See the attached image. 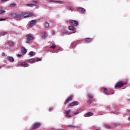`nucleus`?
<instances>
[{"mask_svg": "<svg viewBox=\"0 0 130 130\" xmlns=\"http://www.w3.org/2000/svg\"><path fill=\"white\" fill-rule=\"evenodd\" d=\"M26 43H32V41L34 40V37L32 36L31 34H28L26 36Z\"/></svg>", "mask_w": 130, "mask_h": 130, "instance_id": "1", "label": "nucleus"}, {"mask_svg": "<svg viewBox=\"0 0 130 130\" xmlns=\"http://www.w3.org/2000/svg\"><path fill=\"white\" fill-rule=\"evenodd\" d=\"M21 14H22V17L23 18H24V19H25V18H29L30 17H33V16H34V15L33 14V13H32V12H21Z\"/></svg>", "mask_w": 130, "mask_h": 130, "instance_id": "2", "label": "nucleus"}, {"mask_svg": "<svg viewBox=\"0 0 130 130\" xmlns=\"http://www.w3.org/2000/svg\"><path fill=\"white\" fill-rule=\"evenodd\" d=\"M125 83L122 82V81H120L118 82L115 86V89H120V88L123 86H124V84Z\"/></svg>", "mask_w": 130, "mask_h": 130, "instance_id": "3", "label": "nucleus"}, {"mask_svg": "<svg viewBox=\"0 0 130 130\" xmlns=\"http://www.w3.org/2000/svg\"><path fill=\"white\" fill-rule=\"evenodd\" d=\"M40 125H41V124L39 122L35 123L31 127V129H36V128L40 127Z\"/></svg>", "mask_w": 130, "mask_h": 130, "instance_id": "4", "label": "nucleus"}, {"mask_svg": "<svg viewBox=\"0 0 130 130\" xmlns=\"http://www.w3.org/2000/svg\"><path fill=\"white\" fill-rule=\"evenodd\" d=\"M23 15V13L22 12L19 13H11V15L12 17H16V18H21L22 17V15Z\"/></svg>", "mask_w": 130, "mask_h": 130, "instance_id": "5", "label": "nucleus"}, {"mask_svg": "<svg viewBox=\"0 0 130 130\" xmlns=\"http://www.w3.org/2000/svg\"><path fill=\"white\" fill-rule=\"evenodd\" d=\"M37 23V20H32L30 21V23L28 24L29 28H32L35 24Z\"/></svg>", "mask_w": 130, "mask_h": 130, "instance_id": "6", "label": "nucleus"}, {"mask_svg": "<svg viewBox=\"0 0 130 130\" xmlns=\"http://www.w3.org/2000/svg\"><path fill=\"white\" fill-rule=\"evenodd\" d=\"M73 95H71L69 97V98L64 102V104H68L70 101H72L73 100Z\"/></svg>", "mask_w": 130, "mask_h": 130, "instance_id": "7", "label": "nucleus"}, {"mask_svg": "<svg viewBox=\"0 0 130 130\" xmlns=\"http://www.w3.org/2000/svg\"><path fill=\"white\" fill-rule=\"evenodd\" d=\"M78 12H80V13H82V14H84L86 12V10L84 8H83L82 7L78 8Z\"/></svg>", "mask_w": 130, "mask_h": 130, "instance_id": "8", "label": "nucleus"}, {"mask_svg": "<svg viewBox=\"0 0 130 130\" xmlns=\"http://www.w3.org/2000/svg\"><path fill=\"white\" fill-rule=\"evenodd\" d=\"M7 60H9V61H10V62H14V61H15L14 57L10 56H8L7 57Z\"/></svg>", "mask_w": 130, "mask_h": 130, "instance_id": "9", "label": "nucleus"}, {"mask_svg": "<svg viewBox=\"0 0 130 130\" xmlns=\"http://www.w3.org/2000/svg\"><path fill=\"white\" fill-rule=\"evenodd\" d=\"M19 66H22V67H24V68H27V67H29L28 63L25 62H20L19 63Z\"/></svg>", "mask_w": 130, "mask_h": 130, "instance_id": "10", "label": "nucleus"}, {"mask_svg": "<svg viewBox=\"0 0 130 130\" xmlns=\"http://www.w3.org/2000/svg\"><path fill=\"white\" fill-rule=\"evenodd\" d=\"M76 105H79V102H73L69 104V106H76Z\"/></svg>", "mask_w": 130, "mask_h": 130, "instance_id": "11", "label": "nucleus"}, {"mask_svg": "<svg viewBox=\"0 0 130 130\" xmlns=\"http://www.w3.org/2000/svg\"><path fill=\"white\" fill-rule=\"evenodd\" d=\"M70 23H71V24H72V25H74V26H77L78 25V24H79L78 21H77L76 20H71L70 21Z\"/></svg>", "mask_w": 130, "mask_h": 130, "instance_id": "12", "label": "nucleus"}, {"mask_svg": "<svg viewBox=\"0 0 130 130\" xmlns=\"http://www.w3.org/2000/svg\"><path fill=\"white\" fill-rule=\"evenodd\" d=\"M21 52L23 54H26L27 53V50L24 47L21 48Z\"/></svg>", "mask_w": 130, "mask_h": 130, "instance_id": "13", "label": "nucleus"}, {"mask_svg": "<svg viewBox=\"0 0 130 130\" xmlns=\"http://www.w3.org/2000/svg\"><path fill=\"white\" fill-rule=\"evenodd\" d=\"M84 40L85 42L89 43L92 42V38H85Z\"/></svg>", "mask_w": 130, "mask_h": 130, "instance_id": "14", "label": "nucleus"}, {"mask_svg": "<svg viewBox=\"0 0 130 130\" xmlns=\"http://www.w3.org/2000/svg\"><path fill=\"white\" fill-rule=\"evenodd\" d=\"M109 91H108V90L107 89V88H105L104 89V94H105V95H108V94H109Z\"/></svg>", "mask_w": 130, "mask_h": 130, "instance_id": "15", "label": "nucleus"}, {"mask_svg": "<svg viewBox=\"0 0 130 130\" xmlns=\"http://www.w3.org/2000/svg\"><path fill=\"white\" fill-rule=\"evenodd\" d=\"M55 3H57V4H59L60 5H66V3H64V2H63V1H55Z\"/></svg>", "mask_w": 130, "mask_h": 130, "instance_id": "16", "label": "nucleus"}, {"mask_svg": "<svg viewBox=\"0 0 130 130\" xmlns=\"http://www.w3.org/2000/svg\"><path fill=\"white\" fill-rule=\"evenodd\" d=\"M69 30L71 31H76V28L73 26H69Z\"/></svg>", "mask_w": 130, "mask_h": 130, "instance_id": "17", "label": "nucleus"}, {"mask_svg": "<svg viewBox=\"0 0 130 130\" xmlns=\"http://www.w3.org/2000/svg\"><path fill=\"white\" fill-rule=\"evenodd\" d=\"M47 36V34L46 32H43L42 34V38H46Z\"/></svg>", "mask_w": 130, "mask_h": 130, "instance_id": "18", "label": "nucleus"}, {"mask_svg": "<svg viewBox=\"0 0 130 130\" xmlns=\"http://www.w3.org/2000/svg\"><path fill=\"white\" fill-rule=\"evenodd\" d=\"M50 48H51V49H55V48H56V45H55V44H53L50 47Z\"/></svg>", "mask_w": 130, "mask_h": 130, "instance_id": "19", "label": "nucleus"}, {"mask_svg": "<svg viewBox=\"0 0 130 130\" xmlns=\"http://www.w3.org/2000/svg\"><path fill=\"white\" fill-rule=\"evenodd\" d=\"M44 26L45 28H48L49 27V23L48 22H45L44 24Z\"/></svg>", "mask_w": 130, "mask_h": 130, "instance_id": "20", "label": "nucleus"}, {"mask_svg": "<svg viewBox=\"0 0 130 130\" xmlns=\"http://www.w3.org/2000/svg\"><path fill=\"white\" fill-rule=\"evenodd\" d=\"M27 61H28V62H34L35 61V59L31 58V59L27 60Z\"/></svg>", "mask_w": 130, "mask_h": 130, "instance_id": "21", "label": "nucleus"}, {"mask_svg": "<svg viewBox=\"0 0 130 130\" xmlns=\"http://www.w3.org/2000/svg\"><path fill=\"white\" fill-rule=\"evenodd\" d=\"M16 6H17V4L15 3L11 4L10 5V7L11 8H15V7H16Z\"/></svg>", "mask_w": 130, "mask_h": 130, "instance_id": "22", "label": "nucleus"}, {"mask_svg": "<svg viewBox=\"0 0 130 130\" xmlns=\"http://www.w3.org/2000/svg\"><path fill=\"white\" fill-rule=\"evenodd\" d=\"M86 115H87L88 116H92V115H93V113L88 112L86 114Z\"/></svg>", "mask_w": 130, "mask_h": 130, "instance_id": "23", "label": "nucleus"}, {"mask_svg": "<svg viewBox=\"0 0 130 130\" xmlns=\"http://www.w3.org/2000/svg\"><path fill=\"white\" fill-rule=\"evenodd\" d=\"M38 4V2L37 1H33L32 4L33 6H36Z\"/></svg>", "mask_w": 130, "mask_h": 130, "instance_id": "24", "label": "nucleus"}, {"mask_svg": "<svg viewBox=\"0 0 130 130\" xmlns=\"http://www.w3.org/2000/svg\"><path fill=\"white\" fill-rule=\"evenodd\" d=\"M88 97L89 99H92V98H93V94L91 93L88 94Z\"/></svg>", "mask_w": 130, "mask_h": 130, "instance_id": "25", "label": "nucleus"}, {"mask_svg": "<svg viewBox=\"0 0 130 130\" xmlns=\"http://www.w3.org/2000/svg\"><path fill=\"white\" fill-rule=\"evenodd\" d=\"M7 34H8V32L6 31H2L1 32V35H7Z\"/></svg>", "mask_w": 130, "mask_h": 130, "instance_id": "26", "label": "nucleus"}, {"mask_svg": "<svg viewBox=\"0 0 130 130\" xmlns=\"http://www.w3.org/2000/svg\"><path fill=\"white\" fill-rule=\"evenodd\" d=\"M29 55H30L31 56H33V55H34V52H33V51L30 52Z\"/></svg>", "mask_w": 130, "mask_h": 130, "instance_id": "27", "label": "nucleus"}, {"mask_svg": "<svg viewBox=\"0 0 130 130\" xmlns=\"http://www.w3.org/2000/svg\"><path fill=\"white\" fill-rule=\"evenodd\" d=\"M70 112H71V109H69L68 110L66 111V114H69Z\"/></svg>", "mask_w": 130, "mask_h": 130, "instance_id": "28", "label": "nucleus"}, {"mask_svg": "<svg viewBox=\"0 0 130 130\" xmlns=\"http://www.w3.org/2000/svg\"><path fill=\"white\" fill-rule=\"evenodd\" d=\"M87 103H88V104H91V103H92V101L91 100H88L86 101Z\"/></svg>", "mask_w": 130, "mask_h": 130, "instance_id": "29", "label": "nucleus"}, {"mask_svg": "<svg viewBox=\"0 0 130 130\" xmlns=\"http://www.w3.org/2000/svg\"><path fill=\"white\" fill-rule=\"evenodd\" d=\"M4 13H6V11L0 10V14H4Z\"/></svg>", "mask_w": 130, "mask_h": 130, "instance_id": "30", "label": "nucleus"}, {"mask_svg": "<svg viewBox=\"0 0 130 130\" xmlns=\"http://www.w3.org/2000/svg\"><path fill=\"white\" fill-rule=\"evenodd\" d=\"M114 125L115 126H118V125H119V123H114Z\"/></svg>", "mask_w": 130, "mask_h": 130, "instance_id": "31", "label": "nucleus"}, {"mask_svg": "<svg viewBox=\"0 0 130 130\" xmlns=\"http://www.w3.org/2000/svg\"><path fill=\"white\" fill-rule=\"evenodd\" d=\"M33 4H27V6L28 7H33Z\"/></svg>", "mask_w": 130, "mask_h": 130, "instance_id": "32", "label": "nucleus"}, {"mask_svg": "<svg viewBox=\"0 0 130 130\" xmlns=\"http://www.w3.org/2000/svg\"><path fill=\"white\" fill-rule=\"evenodd\" d=\"M79 113V112L78 111H77V112H75L74 113V115H77V114H78Z\"/></svg>", "mask_w": 130, "mask_h": 130, "instance_id": "33", "label": "nucleus"}, {"mask_svg": "<svg viewBox=\"0 0 130 130\" xmlns=\"http://www.w3.org/2000/svg\"><path fill=\"white\" fill-rule=\"evenodd\" d=\"M41 60V59L40 58H37V61H40Z\"/></svg>", "mask_w": 130, "mask_h": 130, "instance_id": "34", "label": "nucleus"}, {"mask_svg": "<svg viewBox=\"0 0 130 130\" xmlns=\"http://www.w3.org/2000/svg\"><path fill=\"white\" fill-rule=\"evenodd\" d=\"M48 2H50L51 3H55V1H53V0H48Z\"/></svg>", "mask_w": 130, "mask_h": 130, "instance_id": "35", "label": "nucleus"}, {"mask_svg": "<svg viewBox=\"0 0 130 130\" xmlns=\"http://www.w3.org/2000/svg\"><path fill=\"white\" fill-rule=\"evenodd\" d=\"M107 128H109V129L111 128V126L110 125L107 126Z\"/></svg>", "mask_w": 130, "mask_h": 130, "instance_id": "36", "label": "nucleus"}, {"mask_svg": "<svg viewBox=\"0 0 130 130\" xmlns=\"http://www.w3.org/2000/svg\"><path fill=\"white\" fill-rule=\"evenodd\" d=\"M6 55V54L5 53V52H3L2 53V56H5Z\"/></svg>", "mask_w": 130, "mask_h": 130, "instance_id": "37", "label": "nucleus"}, {"mask_svg": "<svg viewBox=\"0 0 130 130\" xmlns=\"http://www.w3.org/2000/svg\"><path fill=\"white\" fill-rule=\"evenodd\" d=\"M67 117H71L72 116L71 115L67 114Z\"/></svg>", "mask_w": 130, "mask_h": 130, "instance_id": "38", "label": "nucleus"}, {"mask_svg": "<svg viewBox=\"0 0 130 130\" xmlns=\"http://www.w3.org/2000/svg\"><path fill=\"white\" fill-rule=\"evenodd\" d=\"M6 19L4 18H0V21H5Z\"/></svg>", "mask_w": 130, "mask_h": 130, "instance_id": "39", "label": "nucleus"}, {"mask_svg": "<svg viewBox=\"0 0 130 130\" xmlns=\"http://www.w3.org/2000/svg\"><path fill=\"white\" fill-rule=\"evenodd\" d=\"M10 45H11V46L14 45V43L11 42V43H10Z\"/></svg>", "mask_w": 130, "mask_h": 130, "instance_id": "40", "label": "nucleus"}, {"mask_svg": "<svg viewBox=\"0 0 130 130\" xmlns=\"http://www.w3.org/2000/svg\"><path fill=\"white\" fill-rule=\"evenodd\" d=\"M8 1H9V0H2V2H7Z\"/></svg>", "mask_w": 130, "mask_h": 130, "instance_id": "41", "label": "nucleus"}, {"mask_svg": "<svg viewBox=\"0 0 130 130\" xmlns=\"http://www.w3.org/2000/svg\"><path fill=\"white\" fill-rule=\"evenodd\" d=\"M70 126H71V127H75V126L72 125H70Z\"/></svg>", "mask_w": 130, "mask_h": 130, "instance_id": "42", "label": "nucleus"}, {"mask_svg": "<svg viewBox=\"0 0 130 130\" xmlns=\"http://www.w3.org/2000/svg\"><path fill=\"white\" fill-rule=\"evenodd\" d=\"M17 56H19V57H20L21 55H20V54H18V55H17Z\"/></svg>", "mask_w": 130, "mask_h": 130, "instance_id": "43", "label": "nucleus"}, {"mask_svg": "<svg viewBox=\"0 0 130 130\" xmlns=\"http://www.w3.org/2000/svg\"><path fill=\"white\" fill-rule=\"evenodd\" d=\"M128 120L130 121V117H128Z\"/></svg>", "mask_w": 130, "mask_h": 130, "instance_id": "44", "label": "nucleus"}]
</instances>
